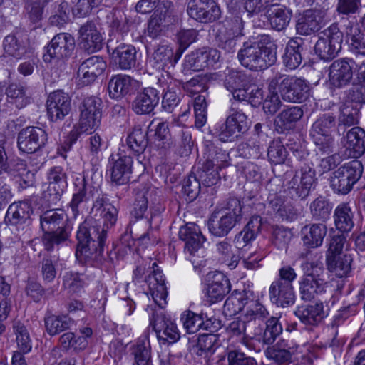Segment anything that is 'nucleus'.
<instances>
[{"label": "nucleus", "instance_id": "1", "mask_svg": "<svg viewBox=\"0 0 365 365\" xmlns=\"http://www.w3.org/2000/svg\"><path fill=\"white\" fill-rule=\"evenodd\" d=\"M118 212L104 195H98L90 218L79 226L76 234V256L79 260L101 261L106 232L115 225Z\"/></svg>", "mask_w": 365, "mask_h": 365}, {"label": "nucleus", "instance_id": "2", "mask_svg": "<svg viewBox=\"0 0 365 365\" xmlns=\"http://www.w3.org/2000/svg\"><path fill=\"white\" fill-rule=\"evenodd\" d=\"M277 46L269 36L244 43L239 50L237 58L242 66L252 71L267 68L277 61Z\"/></svg>", "mask_w": 365, "mask_h": 365}, {"label": "nucleus", "instance_id": "3", "mask_svg": "<svg viewBox=\"0 0 365 365\" xmlns=\"http://www.w3.org/2000/svg\"><path fill=\"white\" fill-rule=\"evenodd\" d=\"M62 210H51L41 216V225L44 231L43 243L47 250H53L55 245L66 241L72 227L66 222Z\"/></svg>", "mask_w": 365, "mask_h": 365}, {"label": "nucleus", "instance_id": "4", "mask_svg": "<svg viewBox=\"0 0 365 365\" xmlns=\"http://www.w3.org/2000/svg\"><path fill=\"white\" fill-rule=\"evenodd\" d=\"M243 311L245 319H264L268 315L265 307L255 299L253 291L243 290L232 294L225 301L223 313L228 317Z\"/></svg>", "mask_w": 365, "mask_h": 365}, {"label": "nucleus", "instance_id": "5", "mask_svg": "<svg viewBox=\"0 0 365 365\" xmlns=\"http://www.w3.org/2000/svg\"><path fill=\"white\" fill-rule=\"evenodd\" d=\"M242 219V205L237 198H231L227 207L215 210L210 215L207 227L216 237L226 236Z\"/></svg>", "mask_w": 365, "mask_h": 365}, {"label": "nucleus", "instance_id": "6", "mask_svg": "<svg viewBox=\"0 0 365 365\" xmlns=\"http://www.w3.org/2000/svg\"><path fill=\"white\" fill-rule=\"evenodd\" d=\"M103 103L100 98L88 96L83 99L80 106L78 123L71 131L75 141L81 134H91L100 125L102 117Z\"/></svg>", "mask_w": 365, "mask_h": 365}, {"label": "nucleus", "instance_id": "7", "mask_svg": "<svg viewBox=\"0 0 365 365\" xmlns=\"http://www.w3.org/2000/svg\"><path fill=\"white\" fill-rule=\"evenodd\" d=\"M270 88L278 89L282 98L292 103L302 101L309 90L305 80L281 73H276L270 78Z\"/></svg>", "mask_w": 365, "mask_h": 365}, {"label": "nucleus", "instance_id": "8", "mask_svg": "<svg viewBox=\"0 0 365 365\" xmlns=\"http://www.w3.org/2000/svg\"><path fill=\"white\" fill-rule=\"evenodd\" d=\"M305 273L299 282V293L304 301H310L324 292L323 264L319 261L304 264Z\"/></svg>", "mask_w": 365, "mask_h": 365}, {"label": "nucleus", "instance_id": "9", "mask_svg": "<svg viewBox=\"0 0 365 365\" xmlns=\"http://www.w3.org/2000/svg\"><path fill=\"white\" fill-rule=\"evenodd\" d=\"M355 61L352 58H342L334 61L328 67L327 87L332 92L354 85Z\"/></svg>", "mask_w": 365, "mask_h": 365}, {"label": "nucleus", "instance_id": "10", "mask_svg": "<svg viewBox=\"0 0 365 365\" xmlns=\"http://www.w3.org/2000/svg\"><path fill=\"white\" fill-rule=\"evenodd\" d=\"M363 173L362 163L353 160L340 166L332 173L330 185L335 192L345 195L351 191Z\"/></svg>", "mask_w": 365, "mask_h": 365}, {"label": "nucleus", "instance_id": "11", "mask_svg": "<svg viewBox=\"0 0 365 365\" xmlns=\"http://www.w3.org/2000/svg\"><path fill=\"white\" fill-rule=\"evenodd\" d=\"M344 34L337 24H331L326 29L315 43L314 51L324 61L333 59L341 50Z\"/></svg>", "mask_w": 365, "mask_h": 365}, {"label": "nucleus", "instance_id": "12", "mask_svg": "<svg viewBox=\"0 0 365 365\" xmlns=\"http://www.w3.org/2000/svg\"><path fill=\"white\" fill-rule=\"evenodd\" d=\"M315 181L314 170L305 165L287 182L284 191L292 200L304 199L309 195Z\"/></svg>", "mask_w": 365, "mask_h": 365}, {"label": "nucleus", "instance_id": "13", "mask_svg": "<svg viewBox=\"0 0 365 365\" xmlns=\"http://www.w3.org/2000/svg\"><path fill=\"white\" fill-rule=\"evenodd\" d=\"M150 325L155 331L158 340L163 344H173L180 338V333L176 324L171 319L166 317L160 309L153 310L150 318Z\"/></svg>", "mask_w": 365, "mask_h": 365}, {"label": "nucleus", "instance_id": "14", "mask_svg": "<svg viewBox=\"0 0 365 365\" xmlns=\"http://www.w3.org/2000/svg\"><path fill=\"white\" fill-rule=\"evenodd\" d=\"M47 139V133L43 129L29 126L19 133L18 148L23 153H34L45 146Z\"/></svg>", "mask_w": 365, "mask_h": 365}, {"label": "nucleus", "instance_id": "15", "mask_svg": "<svg viewBox=\"0 0 365 365\" xmlns=\"http://www.w3.org/2000/svg\"><path fill=\"white\" fill-rule=\"evenodd\" d=\"M48 186L43 192V198L50 205H56L67 187V175L60 166L51 168L47 174Z\"/></svg>", "mask_w": 365, "mask_h": 365}, {"label": "nucleus", "instance_id": "16", "mask_svg": "<svg viewBox=\"0 0 365 365\" xmlns=\"http://www.w3.org/2000/svg\"><path fill=\"white\" fill-rule=\"evenodd\" d=\"M187 12L191 18L201 23L215 21L221 16L219 6L213 0H190Z\"/></svg>", "mask_w": 365, "mask_h": 365}, {"label": "nucleus", "instance_id": "17", "mask_svg": "<svg viewBox=\"0 0 365 365\" xmlns=\"http://www.w3.org/2000/svg\"><path fill=\"white\" fill-rule=\"evenodd\" d=\"M220 52L212 48L195 50L185 56V67L194 71L213 68L219 61Z\"/></svg>", "mask_w": 365, "mask_h": 365}, {"label": "nucleus", "instance_id": "18", "mask_svg": "<svg viewBox=\"0 0 365 365\" xmlns=\"http://www.w3.org/2000/svg\"><path fill=\"white\" fill-rule=\"evenodd\" d=\"M32 208L28 202L22 201L11 204L6 214V220L9 225L21 232H26L31 225Z\"/></svg>", "mask_w": 365, "mask_h": 365}, {"label": "nucleus", "instance_id": "19", "mask_svg": "<svg viewBox=\"0 0 365 365\" xmlns=\"http://www.w3.org/2000/svg\"><path fill=\"white\" fill-rule=\"evenodd\" d=\"M46 108L51 120H61L71 112V98L67 93L61 91L51 93L46 101Z\"/></svg>", "mask_w": 365, "mask_h": 365}, {"label": "nucleus", "instance_id": "20", "mask_svg": "<svg viewBox=\"0 0 365 365\" xmlns=\"http://www.w3.org/2000/svg\"><path fill=\"white\" fill-rule=\"evenodd\" d=\"M75 46L73 37L68 33H60L51 41L47 54L43 56L45 61H51L52 58L61 59L69 56Z\"/></svg>", "mask_w": 365, "mask_h": 365}, {"label": "nucleus", "instance_id": "21", "mask_svg": "<svg viewBox=\"0 0 365 365\" xmlns=\"http://www.w3.org/2000/svg\"><path fill=\"white\" fill-rule=\"evenodd\" d=\"M106 68V61L98 56L85 60L78 70V84L83 86L91 84L103 73Z\"/></svg>", "mask_w": 365, "mask_h": 365}, {"label": "nucleus", "instance_id": "22", "mask_svg": "<svg viewBox=\"0 0 365 365\" xmlns=\"http://www.w3.org/2000/svg\"><path fill=\"white\" fill-rule=\"evenodd\" d=\"M326 10L312 9L306 10L297 23L296 29L301 35H310L322 27Z\"/></svg>", "mask_w": 365, "mask_h": 365}, {"label": "nucleus", "instance_id": "23", "mask_svg": "<svg viewBox=\"0 0 365 365\" xmlns=\"http://www.w3.org/2000/svg\"><path fill=\"white\" fill-rule=\"evenodd\" d=\"M111 180L117 185L128 183L132 173L133 158L130 155L118 153L110 156Z\"/></svg>", "mask_w": 365, "mask_h": 365}, {"label": "nucleus", "instance_id": "24", "mask_svg": "<svg viewBox=\"0 0 365 365\" xmlns=\"http://www.w3.org/2000/svg\"><path fill=\"white\" fill-rule=\"evenodd\" d=\"M81 47L88 53L99 51L103 45V36L96 24L88 21L82 25L78 31Z\"/></svg>", "mask_w": 365, "mask_h": 365}, {"label": "nucleus", "instance_id": "25", "mask_svg": "<svg viewBox=\"0 0 365 365\" xmlns=\"http://www.w3.org/2000/svg\"><path fill=\"white\" fill-rule=\"evenodd\" d=\"M158 83L163 92V108L165 111L171 113L180 102V83L168 73L162 75Z\"/></svg>", "mask_w": 365, "mask_h": 365}, {"label": "nucleus", "instance_id": "26", "mask_svg": "<svg viewBox=\"0 0 365 365\" xmlns=\"http://www.w3.org/2000/svg\"><path fill=\"white\" fill-rule=\"evenodd\" d=\"M178 235L180 239L185 242V251L190 255H195L205 241V237L202 235L200 227L194 223L182 226Z\"/></svg>", "mask_w": 365, "mask_h": 365}, {"label": "nucleus", "instance_id": "27", "mask_svg": "<svg viewBox=\"0 0 365 365\" xmlns=\"http://www.w3.org/2000/svg\"><path fill=\"white\" fill-rule=\"evenodd\" d=\"M349 158H356L365 151V131L359 127L349 130L341 141Z\"/></svg>", "mask_w": 365, "mask_h": 365}, {"label": "nucleus", "instance_id": "28", "mask_svg": "<svg viewBox=\"0 0 365 365\" xmlns=\"http://www.w3.org/2000/svg\"><path fill=\"white\" fill-rule=\"evenodd\" d=\"M3 46L6 55L21 58L30 51L29 36L24 33L9 34L4 38Z\"/></svg>", "mask_w": 365, "mask_h": 365}, {"label": "nucleus", "instance_id": "29", "mask_svg": "<svg viewBox=\"0 0 365 365\" xmlns=\"http://www.w3.org/2000/svg\"><path fill=\"white\" fill-rule=\"evenodd\" d=\"M160 100L157 89L148 87L138 93L132 103V109L138 115L151 113Z\"/></svg>", "mask_w": 365, "mask_h": 365}, {"label": "nucleus", "instance_id": "30", "mask_svg": "<svg viewBox=\"0 0 365 365\" xmlns=\"http://www.w3.org/2000/svg\"><path fill=\"white\" fill-rule=\"evenodd\" d=\"M140 83L126 75L113 76L108 82V90L113 98H120L128 93L138 89Z\"/></svg>", "mask_w": 365, "mask_h": 365}, {"label": "nucleus", "instance_id": "31", "mask_svg": "<svg viewBox=\"0 0 365 365\" xmlns=\"http://www.w3.org/2000/svg\"><path fill=\"white\" fill-rule=\"evenodd\" d=\"M269 294L272 302L278 307H289L293 304L295 300L293 286L275 280L269 287Z\"/></svg>", "mask_w": 365, "mask_h": 365}, {"label": "nucleus", "instance_id": "32", "mask_svg": "<svg viewBox=\"0 0 365 365\" xmlns=\"http://www.w3.org/2000/svg\"><path fill=\"white\" fill-rule=\"evenodd\" d=\"M74 184L75 192L69 205L73 217L76 218L92 196V188L87 186L84 178H78Z\"/></svg>", "mask_w": 365, "mask_h": 365}, {"label": "nucleus", "instance_id": "33", "mask_svg": "<svg viewBox=\"0 0 365 365\" xmlns=\"http://www.w3.org/2000/svg\"><path fill=\"white\" fill-rule=\"evenodd\" d=\"M294 314L303 324L312 326L319 324L327 316L322 302L299 306Z\"/></svg>", "mask_w": 365, "mask_h": 365}, {"label": "nucleus", "instance_id": "34", "mask_svg": "<svg viewBox=\"0 0 365 365\" xmlns=\"http://www.w3.org/2000/svg\"><path fill=\"white\" fill-rule=\"evenodd\" d=\"M327 232V227L324 223H312L302 228V240L305 246L317 248L322 245Z\"/></svg>", "mask_w": 365, "mask_h": 365}, {"label": "nucleus", "instance_id": "35", "mask_svg": "<svg viewBox=\"0 0 365 365\" xmlns=\"http://www.w3.org/2000/svg\"><path fill=\"white\" fill-rule=\"evenodd\" d=\"M230 291V283L222 273L214 274L213 279L207 284L206 295L211 303L222 300Z\"/></svg>", "mask_w": 365, "mask_h": 365}, {"label": "nucleus", "instance_id": "36", "mask_svg": "<svg viewBox=\"0 0 365 365\" xmlns=\"http://www.w3.org/2000/svg\"><path fill=\"white\" fill-rule=\"evenodd\" d=\"M350 51L356 56L365 58V34L357 24H349L346 29Z\"/></svg>", "mask_w": 365, "mask_h": 365}, {"label": "nucleus", "instance_id": "37", "mask_svg": "<svg viewBox=\"0 0 365 365\" xmlns=\"http://www.w3.org/2000/svg\"><path fill=\"white\" fill-rule=\"evenodd\" d=\"M303 116V110L299 106H292L283 110L274 120L277 130L283 132L292 129L295 123Z\"/></svg>", "mask_w": 365, "mask_h": 365}, {"label": "nucleus", "instance_id": "38", "mask_svg": "<svg viewBox=\"0 0 365 365\" xmlns=\"http://www.w3.org/2000/svg\"><path fill=\"white\" fill-rule=\"evenodd\" d=\"M294 351L295 349L292 344L283 339L278 341L273 346L269 347L266 351V355L268 359L281 364L290 361Z\"/></svg>", "mask_w": 365, "mask_h": 365}, {"label": "nucleus", "instance_id": "39", "mask_svg": "<svg viewBox=\"0 0 365 365\" xmlns=\"http://www.w3.org/2000/svg\"><path fill=\"white\" fill-rule=\"evenodd\" d=\"M354 212L346 203L339 205L334 210V220L337 230L342 232H348L354 227Z\"/></svg>", "mask_w": 365, "mask_h": 365}, {"label": "nucleus", "instance_id": "40", "mask_svg": "<svg viewBox=\"0 0 365 365\" xmlns=\"http://www.w3.org/2000/svg\"><path fill=\"white\" fill-rule=\"evenodd\" d=\"M270 206L276 215L282 220L292 221L299 215L298 210L289 201L281 197L274 196L269 202Z\"/></svg>", "mask_w": 365, "mask_h": 365}, {"label": "nucleus", "instance_id": "41", "mask_svg": "<svg viewBox=\"0 0 365 365\" xmlns=\"http://www.w3.org/2000/svg\"><path fill=\"white\" fill-rule=\"evenodd\" d=\"M351 256L347 255L327 256L328 269L337 277H344L351 270Z\"/></svg>", "mask_w": 365, "mask_h": 365}, {"label": "nucleus", "instance_id": "42", "mask_svg": "<svg viewBox=\"0 0 365 365\" xmlns=\"http://www.w3.org/2000/svg\"><path fill=\"white\" fill-rule=\"evenodd\" d=\"M221 165L218 157L214 160L207 159L203 163L197 173H200V178L205 186L210 187L218 182L220 180L218 170Z\"/></svg>", "mask_w": 365, "mask_h": 365}, {"label": "nucleus", "instance_id": "43", "mask_svg": "<svg viewBox=\"0 0 365 365\" xmlns=\"http://www.w3.org/2000/svg\"><path fill=\"white\" fill-rule=\"evenodd\" d=\"M113 57L121 69H130L136 61V50L131 45L122 44L113 52Z\"/></svg>", "mask_w": 365, "mask_h": 365}, {"label": "nucleus", "instance_id": "44", "mask_svg": "<svg viewBox=\"0 0 365 365\" xmlns=\"http://www.w3.org/2000/svg\"><path fill=\"white\" fill-rule=\"evenodd\" d=\"M302 47L297 40H290L287 44L283 56V63L289 69H295L302 62L301 51Z\"/></svg>", "mask_w": 365, "mask_h": 365}, {"label": "nucleus", "instance_id": "45", "mask_svg": "<svg viewBox=\"0 0 365 365\" xmlns=\"http://www.w3.org/2000/svg\"><path fill=\"white\" fill-rule=\"evenodd\" d=\"M45 327L51 336L56 335L66 329L73 324V320L68 316L48 315L45 317Z\"/></svg>", "mask_w": 365, "mask_h": 365}, {"label": "nucleus", "instance_id": "46", "mask_svg": "<svg viewBox=\"0 0 365 365\" xmlns=\"http://www.w3.org/2000/svg\"><path fill=\"white\" fill-rule=\"evenodd\" d=\"M217 336L213 334L200 335L192 346V351L198 356H207L215 352Z\"/></svg>", "mask_w": 365, "mask_h": 365}, {"label": "nucleus", "instance_id": "47", "mask_svg": "<svg viewBox=\"0 0 365 365\" xmlns=\"http://www.w3.org/2000/svg\"><path fill=\"white\" fill-rule=\"evenodd\" d=\"M292 12L284 6H276L270 9L269 21L272 27L277 31L285 29L291 19Z\"/></svg>", "mask_w": 365, "mask_h": 365}, {"label": "nucleus", "instance_id": "48", "mask_svg": "<svg viewBox=\"0 0 365 365\" xmlns=\"http://www.w3.org/2000/svg\"><path fill=\"white\" fill-rule=\"evenodd\" d=\"M257 319H245V315L240 319L232 321L228 326L227 330L235 336H242V342L247 345L246 338H252L251 326L255 323Z\"/></svg>", "mask_w": 365, "mask_h": 365}, {"label": "nucleus", "instance_id": "49", "mask_svg": "<svg viewBox=\"0 0 365 365\" xmlns=\"http://www.w3.org/2000/svg\"><path fill=\"white\" fill-rule=\"evenodd\" d=\"M184 328L188 334H193L200 329H207L209 322H205L202 315L197 314L192 312H187L181 317Z\"/></svg>", "mask_w": 365, "mask_h": 365}, {"label": "nucleus", "instance_id": "50", "mask_svg": "<svg viewBox=\"0 0 365 365\" xmlns=\"http://www.w3.org/2000/svg\"><path fill=\"white\" fill-rule=\"evenodd\" d=\"M332 207L329 200L323 197L314 200L309 205L312 218L315 220L325 221L329 218Z\"/></svg>", "mask_w": 365, "mask_h": 365}, {"label": "nucleus", "instance_id": "51", "mask_svg": "<svg viewBox=\"0 0 365 365\" xmlns=\"http://www.w3.org/2000/svg\"><path fill=\"white\" fill-rule=\"evenodd\" d=\"M112 33H126L129 31L131 21L121 9H115L108 21Z\"/></svg>", "mask_w": 365, "mask_h": 365}, {"label": "nucleus", "instance_id": "52", "mask_svg": "<svg viewBox=\"0 0 365 365\" xmlns=\"http://www.w3.org/2000/svg\"><path fill=\"white\" fill-rule=\"evenodd\" d=\"M6 93L10 102L14 103L19 108L26 106L29 102V98L26 94L25 87L20 84H9Z\"/></svg>", "mask_w": 365, "mask_h": 365}, {"label": "nucleus", "instance_id": "53", "mask_svg": "<svg viewBox=\"0 0 365 365\" xmlns=\"http://www.w3.org/2000/svg\"><path fill=\"white\" fill-rule=\"evenodd\" d=\"M154 143L158 149L163 150H168L173 145V141L167 122H160L158 124L155 129Z\"/></svg>", "mask_w": 365, "mask_h": 365}, {"label": "nucleus", "instance_id": "54", "mask_svg": "<svg viewBox=\"0 0 365 365\" xmlns=\"http://www.w3.org/2000/svg\"><path fill=\"white\" fill-rule=\"evenodd\" d=\"M136 365H153L150 354V345L148 340L138 341L133 347Z\"/></svg>", "mask_w": 365, "mask_h": 365}, {"label": "nucleus", "instance_id": "55", "mask_svg": "<svg viewBox=\"0 0 365 365\" xmlns=\"http://www.w3.org/2000/svg\"><path fill=\"white\" fill-rule=\"evenodd\" d=\"M227 123L232 125L240 135L245 133L249 128L247 115L240 109L235 107L232 103L227 118Z\"/></svg>", "mask_w": 365, "mask_h": 365}, {"label": "nucleus", "instance_id": "56", "mask_svg": "<svg viewBox=\"0 0 365 365\" xmlns=\"http://www.w3.org/2000/svg\"><path fill=\"white\" fill-rule=\"evenodd\" d=\"M147 133L142 128H134L132 132L127 137V144L128 148L134 153H142L147 146Z\"/></svg>", "mask_w": 365, "mask_h": 365}, {"label": "nucleus", "instance_id": "57", "mask_svg": "<svg viewBox=\"0 0 365 365\" xmlns=\"http://www.w3.org/2000/svg\"><path fill=\"white\" fill-rule=\"evenodd\" d=\"M216 250L220 259L227 263L231 269H235L238 263L239 257L234 254L232 245L227 241L223 240L216 245Z\"/></svg>", "mask_w": 365, "mask_h": 365}, {"label": "nucleus", "instance_id": "58", "mask_svg": "<svg viewBox=\"0 0 365 365\" xmlns=\"http://www.w3.org/2000/svg\"><path fill=\"white\" fill-rule=\"evenodd\" d=\"M335 125V118L330 113L324 114L313 123L311 134L331 135Z\"/></svg>", "mask_w": 365, "mask_h": 365}, {"label": "nucleus", "instance_id": "59", "mask_svg": "<svg viewBox=\"0 0 365 365\" xmlns=\"http://www.w3.org/2000/svg\"><path fill=\"white\" fill-rule=\"evenodd\" d=\"M153 58L159 67H165L169 65L173 66L178 59L173 58V51L168 45H160L153 53Z\"/></svg>", "mask_w": 365, "mask_h": 365}, {"label": "nucleus", "instance_id": "60", "mask_svg": "<svg viewBox=\"0 0 365 365\" xmlns=\"http://www.w3.org/2000/svg\"><path fill=\"white\" fill-rule=\"evenodd\" d=\"M165 14L155 12L148 24L147 35L153 39L160 37L165 27Z\"/></svg>", "mask_w": 365, "mask_h": 365}, {"label": "nucleus", "instance_id": "61", "mask_svg": "<svg viewBox=\"0 0 365 365\" xmlns=\"http://www.w3.org/2000/svg\"><path fill=\"white\" fill-rule=\"evenodd\" d=\"M6 173L14 177H19L25 183L32 182L34 178V173L29 170L26 162L21 159L12 162Z\"/></svg>", "mask_w": 365, "mask_h": 365}, {"label": "nucleus", "instance_id": "62", "mask_svg": "<svg viewBox=\"0 0 365 365\" xmlns=\"http://www.w3.org/2000/svg\"><path fill=\"white\" fill-rule=\"evenodd\" d=\"M282 332V326L279 318L272 317L267 321L266 329L262 336V341L264 344H272L276 338Z\"/></svg>", "mask_w": 365, "mask_h": 365}, {"label": "nucleus", "instance_id": "63", "mask_svg": "<svg viewBox=\"0 0 365 365\" xmlns=\"http://www.w3.org/2000/svg\"><path fill=\"white\" fill-rule=\"evenodd\" d=\"M14 331L16 336V341L20 351L28 353L31 349V342L29 331L26 327L17 322L14 324Z\"/></svg>", "mask_w": 365, "mask_h": 365}, {"label": "nucleus", "instance_id": "64", "mask_svg": "<svg viewBox=\"0 0 365 365\" xmlns=\"http://www.w3.org/2000/svg\"><path fill=\"white\" fill-rule=\"evenodd\" d=\"M269 94L263 101V110L265 113L273 115L282 106V101L278 94V89H271L269 83Z\"/></svg>", "mask_w": 365, "mask_h": 365}]
</instances>
